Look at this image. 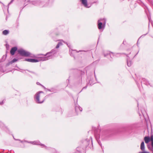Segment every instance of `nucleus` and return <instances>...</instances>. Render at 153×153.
<instances>
[{"label": "nucleus", "instance_id": "nucleus-17", "mask_svg": "<svg viewBox=\"0 0 153 153\" xmlns=\"http://www.w3.org/2000/svg\"><path fill=\"white\" fill-rule=\"evenodd\" d=\"M14 0H11L10 1V3H9V4H8V5L7 6V7L5 6L4 4H3V5L4 6V10L5 9H7V11L8 12V9L9 7V5L11 4V3H12V2Z\"/></svg>", "mask_w": 153, "mask_h": 153}, {"label": "nucleus", "instance_id": "nucleus-10", "mask_svg": "<svg viewBox=\"0 0 153 153\" xmlns=\"http://www.w3.org/2000/svg\"><path fill=\"white\" fill-rule=\"evenodd\" d=\"M58 41H59V42H58L57 45L56 46V48H59L60 46H61L62 45V42H64L67 44L68 45V47H70L69 45H68V44L67 43V42H64L62 39H60L58 40Z\"/></svg>", "mask_w": 153, "mask_h": 153}, {"label": "nucleus", "instance_id": "nucleus-13", "mask_svg": "<svg viewBox=\"0 0 153 153\" xmlns=\"http://www.w3.org/2000/svg\"><path fill=\"white\" fill-rule=\"evenodd\" d=\"M139 82L142 84L143 82V83L146 85H148L149 83L147 81L146 79L144 78H141L139 80Z\"/></svg>", "mask_w": 153, "mask_h": 153}, {"label": "nucleus", "instance_id": "nucleus-18", "mask_svg": "<svg viewBox=\"0 0 153 153\" xmlns=\"http://www.w3.org/2000/svg\"><path fill=\"white\" fill-rule=\"evenodd\" d=\"M140 148L141 150L142 151H143L145 150V145L143 141L141 142V145Z\"/></svg>", "mask_w": 153, "mask_h": 153}, {"label": "nucleus", "instance_id": "nucleus-36", "mask_svg": "<svg viewBox=\"0 0 153 153\" xmlns=\"http://www.w3.org/2000/svg\"><path fill=\"white\" fill-rule=\"evenodd\" d=\"M138 44H139V43H138V42H137V45L138 46Z\"/></svg>", "mask_w": 153, "mask_h": 153}, {"label": "nucleus", "instance_id": "nucleus-31", "mask_svg": "<svg viewBox=\"0 0 153 153\" xmlns=\"http://www.w3.org/2000/svg\"><path fill=\"white\" fill-rule=\"evenodd\" d=\"M139 51H138L137 52V53H136V54L134 56V57L138 53Z\"/></svg>", "mask_w": 153, "mask_h": 153}, {"label": "nucleus", "instance_id": "nucleus-20", "mask_svg": "<svg viewBox=\"0 0 153 153\" xmlns=\"http://www.w3.org/2000/svg\"><path fill=\"white\" fill-rule=\"evenodd\" d=\"M17 60H18V59H17L14 58V59H13V60L11 61L10 62V64H12L14 62H15L17 61Z\"/></svg>", "mask_w": 153, "mask_h": 153}, {"label": "nucleus", "instance_id": "nucleus-39", "mask_svg": "<svg viewBox=\"0 0 153 153\" xmlns=\"http://www.w3.org/2000/svg\"><path fill=\"white\" fill-rule=\"evenodd\" d=\"M147 33H146V34H147ZM145 35H146V34H145Z\"/></svg>", "mask_w": 153, "mask_h": 153}, {"label": "nucleus", "instance_id": "nucleus-26", "mask_svg": "<svg viewBox=\"0 0 153 153\" xmlns=\"http://www.w3.org/2000/svg\"><path fill=\"white\" fill-rule=\"evenodd\" d=\"M72 51H76V52H81V51H81V50H80L79 51H77L76 50H72Z\"/></svg>", "mask_w": 153, "mask_h": 153}, {"label": "nucleus", "instance_id": "nucleus-22", "mask_svg": "<svg viewBox=\"0 0 153 153\" xmlns=\"http://www.w3.org/2000/svg\"><path fill=\"white\" fill-rule=\"evenodd\" d=\"M26 71H29V72L34 74V75H37V74L35 72H33V71H30L29 70H26Z\"/></svg>", "mask_w": 153, "mask_h": 153}, {"label": "nucleus", "instance_id": "nucleus-33", "mask_svg": "<svg viewBox=\"0 0 153 153\" xmlns=\"http://www.w3.org/2000/svg\"><path fill=\"white\" fill-rule=\"evenodd\" d=\"M86 88H87V87H86V86L85 87L83 88L82 89H86Z\"/></svg>", "mask_w": 153, "mask_h": 153}, {"label": "nucleus", "instance_id": "nucleus-8", "mask_svg": "<svg viewBox=\"0 0 153 153\" xmlns=\"http://www.w3.org/2000/svg\"><path fill=\"white\" fill-rule=\"evenodd\" d=\"M144 141L146 143H147L149 141H151V146L153 148V135H152L150 138L149 136H145L144 138Z\"/></svg>", "mask_w": 153, "mask_h": 153}, {"label": "nucleus", "instance_id": "nucleus-12", "mask_svg": "<svg viewBox=\"0 0 153 153\" xmlns=\"http://www.w3.org/2000/svg\"><path fill=\"white\" fill-rule=\"evenodd\" d=\"M30 3L35 6H37V5H40V4L41 3V2L39 1V0L38 1H32L30 2Z\"/></svg>", "mask_w": 153, "mask_h": 153}, {"label": "nucleus", "instance_id": "nucleus-19", "mask_svg": "<svg viewBox=\"0 0 153 153\" xmlns=\"http://www.w3.org/2000/svg\"><path fill=\"white\" fill-rule=\"evenodd\" d=\"M9 30H4L2 32V34L4 35H7L9 33Z\"/></svg>", "mask_w": 153, "mask_h": 153}, {"label": "nucleus", "instance_id": "nucleus-25", "mask_svg": "<svg viewBox=\"0 0 153 153\" xmlns=\"http://www.w3.org/2000/svg\"><path fill=\"white\" fill-rule=\"evenodd\" d=\"M4 100H3L1 102H0V105H2L4 104Z\"/></svg>", "mask_w": 153, "mask_h": 153}, {"label": "nucleus", "instance_id": "nucleus-28", "mask_svg": "<svg viewBox=\"0 0 153 153\" xmlns=\"http://www.w3.org/2000/svg\"><path fill=\"white\" fill-rule=\"evenodd\" d=\"M70 55L71 56H74V55H73V53H72V52L71 53H70Z\"/></svg>", "mask_w": 153, "mask_h": 153}, {"label": "nucleus", "instance_id": "nucleus-2", "mask_svg": "<svg viewBox=\"0 0 153 153\" xmlns=\"http://www.w3.org/2000/svg\"><path fill=\"white\" fill-rule=\"evenodd\" d=\"M18 140L21 143H22L23 142H26L28 143H31L35 145H39L42 147H45V149L47 150H49L51 149V148L50 147H48L46 146H45L44 144L41 143L39 141H28L25 140L24 141L21 140Z\"/></svg>", "mask_w": 153, "mask_h": 153}, {"label": "nucleus", "instance_id": "nucleus-5", "mask_svg": "<svg viewBox=\"0 0 153 153\" xmlns=\"http://www.w3.org/2000/svg\"><path fill=\"white\" fill-rule=\"evenodd\" d=\"M58 48H56V46L55 48L52 50L51 51L47 53L46 55H48V56H50V59L52 58L54 56V55L59 52V50Z\"/></svg>", "mask_w": 153, "mask_h": 153}, {"label": "nucleus", "instance_id": "nucleus-4", "mask_svg": "<svg viewBox=\"0 0 153 153\" xmlns=\"http://www.w3.org/2000/svg\"><path fill=\"white\" fill-rule=\"evenodd\" d=\"M18 53L22 56H29L31 55V54L27 51L23 49H19L18 50Z\"/></svg>", "mask_w": 153, "mask_h": 153}, {"label": "nucleus", "instance_id": "nucleus-34", "mask_svg": "<svg viewBox=\"0 0 153 153\" xmlns=\"http://www.w3.org/2000/svg\"><path fill=\"white\" fill-rule=\"evenodd\" d=\"M3 125V123L0 121V125Z\"/></svg>", "mask_w": 153, "mask_h": 153}, {"label": "nucleus", "instance_id": "nucleus-9", "mask_svg": "<svg viewBox=\"0 0 153 153\" xmlns=\"http://www.w3.org/2000/svg\"><path fill=\"white\" fill-rule=\"evenodd\" d=\"M82 108H81L79 105H76L75 106V111L76 113V115L78 113L81 112L82 111Z\"/></svg>", "mask_w": 153, "mask_h": 153}, {"label": "nucleus", "instance_id": "nucleus-32", "mask_svg": "<svg viewBox=\"0 0 153 153\" xmlns=\"http://www.w3.org/2000/svg\"><path fill=\"white\" fill-rule=\"evenodd\" d=\"M45 89H47V91H51V90L50 89H47V88Z\"/></svg>", "mask_w": 153, "mask_h": 153}, {"label": "nucleus", "instance_id": "nucleus-23", "mask_svg": "<svg viewBox=\"0 0 153 153\" xmlns=\"http://www.w3.org/2000/svg\"><path fill=\"white\" fill-rule=\"evenodd\" d=\"M138 153H150L149 152L145 151H142V152H139Z\"/></svg>", "mask_w": 153, "mask_h": 153}, {"label": "nucleus", "instance_id": "nucleus-29", "mask_svg": "<svg viewBox=\"0 0 153 153\" xmlns=\"http://www.w3.org/2000/svg\"><path fill=\"white\" fill-rule=\"evenodd\" d=\"M98 142L99 144L100 145L101 147H102L101 144V143H99V142Z\"/></svg>", "mask_w": 153, "mask_h": 153}, {"label": "nucleus", "instance_id": "nucleus-24", "mask_svg": "<svg viewBox=\"0 0 153 153\" xmlns=\"http://www.w3.org/2000/svg\"><path fill=\"white\" fill-rule=\"evenodd\" d=\"M36 84L37 85H41V86H42L43 87V88H45V89H46V88L44 87V86L43 85H42L40 83H39V82H36Z\"/></svg>", "mask_w": 153, "mask_h": 153}, {"label": "nucleus", "instance_id": "nucleus-16", "mask_svg": "<svg viewBox=\"0 0 153 153\" xmlns=\"http://www.w3.org/2000/svg\"><path fill=\"white\" fill-rule=\"evenodd\" d=\"M128 55H126V56H127V65L128 67H130L131 66V64H132V62H131L129 60V56H128Z\"/></svg>", "mask_w": 153, "mask_h": 153}, {"label": "nucleus", "instance_id": "nucleus-14", "mask_svg": "<svg viewBox=\"0 0 153 153\" xmlns=\"http://www.w3.org/2000/svg\"><path fill=\"white\" fill-rule=\"evenodd\" d=\"M25 60L31 62H39L38 59H26Z\"/></svg>", "mask_w": 153, "mask_h": 153}, {"label": "nucleus", "instance_id": "nucleus-3", "mask_svg": "<svg viewBox=\"0 0 153 153\" xmlns=\"http://www.w3.org/2000/svg\"><path fill=\"white\" fill-rule=\"evenodd\" d=\"M35 57L38 59H37L39 62L45 61L50 59V56H48V55H46V53L45 54H37Z\"/></svg>", "mask_w": 153, "mask_h": 153}, {"label": "nucleus", "instance_id": "nucleus-37", "mask_svg": "<svg viewBox=\"0 0 153 153\" xmlns=\"http://www.w3.org/2000/svg\"><path fill=\"white\" fill-rule=\"evenodd\" d=\"M138 44H139V43H138V42H137V45L138 46Z\"/></svg>", "mask_w": 153, "mask_h": 153}, {"label": "nucleus", "instance_id": "nucleus-38", "mask_svg": "<svg viewBox=\"0 0 153 153\" xmlns=\"http://www.w3.org/2000/svg\"><path fill=\"white\" fill-rule=\"evenodd\" d=\"M124 42H125V40H124V41H123V44H124Z\"/></svg>", "mask_w": 153, "mask_h": 153}, {"label": "nucleus", "instance_id": "nucleus-27", "mask_svg": "<svg viewBox=\"0 0 153 153\" xmlns=\"http://www.w3.org/2000/svg\"><path fill=\"white\" fill-rule=\"evenodd\" d=\"M26 70L25 71H20L21 72H22L23 73H24V72L25 71V73H26Z\"/></svg>", "mask_w": 153, "mask_h": 153}, {"label": "nucleus", "instance_id": "nucleus-11", "mask_svg": "<svg viewBox=\"0 0 153 153\" xmlns=\"http://www.w3.org/2000/svg\"><path fill=\"white\" fill-rule=\"evenodd\" d=\"M82 4L86 8H89L91 7V5L89 6L88 4L87 0H80Z\"/></svg>", "mask_w": 153, "mask_h": 153}, {"label": "nucleus", "instance_id": "nucleus-21", "mask_svg": "<svg viewBox=\"0 0 153 153\" xmlns=\"http://www.w3.org/2000/svg\"><path fill=\"white\" fill-rule=\"evenodd\" d=\"M148 18L149 21V25H151L152 26L153 28V23L149 19V17H148Z\"/></svg>", "mask_w": 153, "mask_h": 153}, {"label": "nucleus", "instance_id": "nucleus-35", "mask_svg": "<svg viewBox=\"0 0 153 153\" xmlns=\"http://www.w3.org/2000/svg\"><path fill=\"white\" fill-rule=\"evenodd\" d=\"M103 29H101V30H100V31H103Z\"/></svg>", "mask_w": 153, "mask_h": 153}, {"label": "nucleus", "instance_id": "nucleus-15", "mask_svg": "<svg viewBox=\"0 0 153 153\" xmlns=\"http://www.w3.org/2000/svg\"><path fill=\"white\" fill-rule=\"evenodd\" d=\"M17 50V47H15L12 48L10 51V53L11 55H13L15 53L16 51Z\"/></svg>", "mask_w": 153, "mask_h": 153}, {"label": "nucleus", "instance_id": "nucleus-30", "mask_svg": "<svg viewBox=\"0 0 153 153\" xmlns=\"http://www.w3.org/2000/svg\"><path fill=\"white\" fill-rule=\"evenodd\" d=\"M136 83L137 84V85L138 86L139 85V82H137L136 81Z\"/></svg>", "mask_w": 153, "mask_h": 153}, {"label": "nucleus", "instance_id": "nucleus-7", "mask_svg": "<svg viewBox=\"0 0 153 153\" xmlns=\"http://www.w3.org/2000/svg\"><path fill=\"white\" fill-rule=\"evenodd\" d=\"M124 54V53H117L115 54V53H113L110 52L109 51H108L106 52H104L103 53L104 56V57H106L108 55H109L111 58H113V57L115 56H117V55L118 54L121 55V54Z\"/></svg>", "mask_w": 153, "mask_h": 153}, {"label": "nucleus", "instance_id": "nucleus-6", "mask_svg": "<svg viewBox=\"0 0 153 153\" xmlns=\"http://www.w3.org/2000/svg\"><path fill=\"white\" fill-rule=\"evenodd\" d=\"M98 29H102V27L105 28V20L104 19H100L98 21Z\"/></svg>", "mask_w": 153, "mask_h": 153}, {"label": "nucleus", "instance_id": "nucleus-1", "mask_svg": "<svg viewBox=\"0 0 153 153\" xmlns=\"http://www.w3.org/2000/svg\"><path fill=\"white\" fill-rule=\"evenodd\" d=\"M45 95L44 93L42 91L38 92L34 95V99L37 103H42L45 99L44 97L42 98V97H44Z\"/></svg>", "mask_w": 153, "mask_h": 153}]
</instances>
